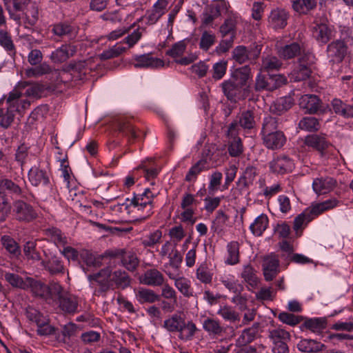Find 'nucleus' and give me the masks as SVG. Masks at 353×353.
I'll return each instance as SVG.
<instances>
[{
	"mask_svg": "<svg viewBox=\"0 0 353 353\" xmlns=\"http://www.w3.org/2000/svg\"><path fill=\"white\" fill-rule=\"evenodd\" d=\"M144 32V28L137 26L130 34L127 35L122 41L117 43L111 48L103 51L100 54V58L103 60L110 59L117 57L125 52L128 50L134 48L141 39Z\"/></svg>",
	"mask_w": 353,
	"mask_h": 353,
	"instance_id": "7ed1b4c3",
	"label": "nucleus"
},
{
	"mask_svg": "<svg viewBox=\"0 0 353 353\" xmlns=\"http://www.w3.org/2000/svg\"><path fill=\"white\" fill-rule=\"evenodd\" d=\"M279 118L276 117L268 116L263 119V126L261 135L279 132Z\"/></svg>",
	"mask_w": 353,
	"mask_h": 353,
	"instance_id": "3c124183",
	"label": "nucleus"
},
{
	"mask_svg": "<svg viewBox=\"0 0 353 353\" xmlns=\"http://www.w3.org/2000/svg\"><path fill=\"white\" fill-rule=\"evenodd\" d=\"M207 170H208V167L206 160L201 159L189 169L185 179L188 182H194L198 176Z\"/></svg>",
	"mask_w": 353,
	"mask_h": 353,
	"instance_id": "ea45409f",
	"label": "nucleus"
},
{
	"mask_svg": "<svg viewBox=\"0 0 353 353\" xmlns=\"http://www.w3.org/2000/svg\"><path fill=\"white\" fill-rule=\"evenodd\" d=\"M268 332V337L272 343H278L279 341H289L291 339L290 332L281 326L269 329Z\"/></svg>",
	"mask_w": 353,
	"mask_h": 353,
	"instance_id": "a18cd8bd",
	"label": "nucleus"
},
{
	"mask_svg": "<svg viewBox=\"0 0 353 353\" xmlns=\"http://www.w3.org/2000/svg\"><path fill=\"white\" fill-rule=\"evenodd\" d=\"M241 278L252 288H256L259 284V279L256 275V272L250 265H245L243 267L241 274Z\"/></svg>",
	"mask_w": 353,
	"mask_h": 353,
	"instance_id": "79ce46f5",
	"label": "nucleus"
},
{
	"mask_svg": "<svg viewBox=\"0 0 353 353\" xmlns=\"http://www.w3.org/2000/svg\"><path fill=\"white\" fill-rule=\"evenodd\" d=\"M327 321L325 318L314 317L306 319L304 323L300 326L303 331L308 330L315 334H321L326 328Z\"/></svg>",
	"mask_w": 353,
	"mask_h": 353,
	"instance_id": "cd10ccee",
	"label": "nucleus"
},
{
	"mask_svg": "<svg viewBox=\"0 0 353 353\" xmlns=\"http://www.w3.org/2000/svg\"><path fill=\"white\" fill-rule=\"evenodd\" d=\"M217 314L221 316L224 320L230 322L237 321L240 319L239 313L228 305L221 306L217 311Z\"/></svg>",
	"mask_w": 353,
	"mask_h": 353,
	"instance_id": "6e6d98bb",
	"label": "nucleus"
},
{
	"mask_svg": "<svg viewBox=\"0 0 353 353\" xmlns=\"http://www.w3.org/2000/svg\"><path fill=\"white\" fill-rule=\"evenodd\" d=\"M185 49L186 43L183 40L174 43L166 54L173 58L176 63L182 65H187L194 62L197 59V57L195 54H190L182 57Z\"/></svg>",
	"mask_w": 353,
	"mask_h": 353,
	"instance_id": "1a4fd4ad",
	"label": "nucleus"
},
{
	"mask_svg": "<svg viewBox=\"0 0 353 353\" xmlns=\"http://www.w3.org/2000/svg\"><path fill=\"white\" fill-rule=\"evenodd\" d=\"M27 281L31 288L32 292L38 296L41 297H47L48 296V288L46 285L39 282L33 280L31 278H28Z\"/></svg>",
	"mask_w": 353,
	"mask_h": 353,
	"instance_id": "5fc2aeb1",
	"label": "nucleus"
},
{
	"mask_svg": "<svg viewBox=\"0 0 353 353\" xmlns=\"http://www.w3.org/2000/svg\"><path fill=\"white\" fill-rule=\"evenodd\" d=\"M239 262V244L236 241H231L227 245V255L225 263L234 265Z\"/></svg>",
	"mask_w": 353,
	"mask_h": 353,
	"instance_id": "a19ab883",
	"label": "nucleus"
},
{
	"mask_svg": "<svg viewBox=\"0 0 353 353\" xmlns=\"http://www.w3.org/2000/svg\"><path fill=\"white\" fill-rule=\"evenodd\" d=\"M263 145L269 150H277L286 143V137L283 131L274 132L261 136Z\"/></svg>",
	"mask_w": 353,
	"mask_h": 353,
	"instance_id": "ddd939ff",
	"label": "nucleus"
},
{
	"mask_svg": "<svg viewBox=\"0 0 353 353\" xmlns=\"http://www.w3.org/2000/svg\"><path fill=\"white\" fill-rule=\"evenodd\" d=\"M297 348L305 353H319L325 349V345L316 340L302 339L298 343Z\"/></svg>",
	"mask_w": 353,
	"mask_h": 353,
	"instance_id": "c85d7f7f",
	"label": "nucleus"
},
{
	"mask_svg": "<svg viewBox=\"0 0 353 353\" xmlns=\"http://www.w3.org/2000/svg\"><path fill=\"white\" fill-rule=\"evenodd\" d=\"M140 282L149 286H161L164 283V276L157 269H149L141 276Z\"/></svg>",
	"mask_w": 353,
	"mask_h": 353,
	"instance_id": "aec40b11",
	"label": "nucleus"
},
{
	"mask_svg": "<svg viewBox=\"0 0 353 353\" xmlns=\"http://www.w3.org/2000/svg\"><path fill=\"white\" fill-rule=\"evenodd\" d=\"M278 319L280 321L290 326H295L303 319L301 316H296L293 314L283 312L279 314Z\"/></svg>",
	"mask_w": 353,
	"mask_h": 353,
	"instance_id": "774afa93",
	"label": "nucleus"
},
{
	"mask_svg": "<svg viewBox=\"0 0 353 353\" xmlns=\"http://www.w3.org/2000/svg\"><path fill=\"white\" fill-rule=\"evenodd\" d=\"M28 179L34 186H45L49 184L50 179L48 172L39 167L33 166L28 172Z\"/></svg>",
	"mask_w": 353,
	"mask_h": 353,
	"instance_id": "6ab92c4d",
	"label": "nucleus"
},
{
	"mask_svg": "<svg viewBox=\"0 0 353 353\" xmlns=\"http://www.w3.org/2000/svg\"><path fill=\"white\" fill-rule=\"evenodd\" d=\"M170 0H157L151 9L148 10L143 18L148 26L156 24L159 20L166 13Z\"/></svg>",
	"mask_w": 353,
	"mask_h": 353,
	"instance_id": "9d476101",
	"label": "nucleus"
},
{
	"mask_svg": "<svg viewBox=\"0 0 353 353\" xmlns=\"http://www.w3.org/2000/svg\"><path fill=\"white\" fill-rule=\"evenodd\" d=\"M259 323H254L251 327L244 329L236 339L238 346H245L254 341L259 335Z\"/></svg>",
	"mask_w": 353,
	"mask_h": 353,
	"instance_id": "bb28decb",
	"label": "nucleus"
},
{
	"mask_svg": "<svg viewBox=\"0 0 353 353\" xmlns=\"http://www.w3.org/2000/svg\"><path fill=\"white\" fill-rule=\"evenodd\" d=\"M43 54L38 49H33L28 54V61L31 65L35 67L28 68L25 71L27 77H38L48 74L51 68L46 62L42 63Z\"/></svg>",
	"mask_w": 353,
	"mask_h": 353,
	"instance_id": "20e7f679",
	"label": "nucleus"
},
{
	"mask_svg": "<svg viewBox=\"0 0 353 353\" xmlns=\"http://www.w3.org/2000/svg\"><path fill=\"white\" fill-rule=\"evenodd\" d=\"M154 194L149 188H145L142 193L134 194L130 203L125 208H130L131 212L138 214V219L145 220L153 213Z\"/></svg>",
	"mask_w": 353,
	"mask_h": 353,
	"instance_id": "f03ea898",
	"label": "nucleus"
},
{
	"mask_svg": "<svg viewBox=\"0 0 353 353\" xmlns=\"http://www.w3.org/2000/svg\"><path fill=\"white\" fill-rule=\"evenodd\" d=\"M268 224L269 219L268 216L265 214H261L250 225V230L254 236H260L268 228Z\"/></svg>",
	"mask_w": 353,
	"mask_h": 353,
	"instance_id": "72a5a7b5",
	"label": "nucleus"
},
{
	"mask_svg": "<svg viewBox=\"0 0 353 353\" xmlns=\"http://www.w3.org/2000/svg\"><path fill=\"white\" fill-rule=\"evenodd\" d=\"M314 61L315 57L312 52L303 51V54L299 58L297 65L290 73L291 80L301 81L309 78Z\"/></svg>",
	"mask_w": 353,
	"mask_h": 353,
	"instance_id": "39448f33",
	"label": "nucleus"
},
{
	"mask_svg": "<svg viewBox=\"0 0 353 353\" xmlns=\"http://www.w3.org/2000/svg\"><path fill=\"white\" fill-rule=\"evenodd\" d=\"M269 165L272 172L279 174L290 172L294 168V161L286 156L274 158L270 162Z\"/></svg>",
	"mask_w": 353,
	"mask_h": 353,
	"instance_id": "4468645a",
	"label": "nucleus"
},
{
	"mask_svg": "<svg viewBox=\"0 0 353 353\" xmlns=\"http://www.w3.org/2000/svg\"><path fill=\"white\" fill-rule=\"evenodd\" d=\"M239 20L240 16L237 12H230L219 28V32L221 36L225 37L230 35L232 36V37H235L236 26Z\"/></svg>",
	"mask_w": 353,
	"mask_h": 353,
	"instance_id": "2eb2a0df",
	"label": "nucleus"
},
{
	"mask_svg": "<svg viewBox=\"0 0 353 353\" xmlns=\"http://www.w3.org/2000/svg\"><path fill=\"white\" fill-rule=\"evenodd\" d=\"M112 283L119 288L125 289L130 285V279L125 271L116 270L110 272V285Z\"/></svg>",
	"mask_w": 353,
	"mask_h": 353,
	"instance_id": "37998d69",
	"label": "nucleus"
},
{
	"mask_svg": "<svg viewBox=\"0 0 353 353\" xmlns=\"http://www.w3.org/2000/svg\"><path fill=\"white\" fill-rule=\"evenodd\" d=\"M88 279L92 283H98L103 290H106L110 285V270L109 268L103 269L96 274H89Z\"/></svg>",
	"mask_w": 353,
	"mask_h": 353,
	"instance_id": "2f4dec72",
	"label": "nucleus"
},
{
	"mask_svg": "<svg viewBox=\"0 0 353 353\" xmlns=\"http://www.w3.org/2000/svg\"><path fill=\"white\" fill-rule=\"evenodd\" d=\"M3 248L10 254L17 255L20 253V249L17 243L10 236L4 235L1 239Z\"/></svg>",
	"mask_w": 353,
	"mask_h": 353,
	"instance_id": "69168bd1",
	"label": "nucleus"
},
{
	"mask_svg": "<svg viewBox=\"0 0 353 353\" xmlns=\"http://www.w3.org/2000/svg\"><path fill=\"white\" fill-rule=\"evenodd\" d=\"M42 265L51 274H57L63 270V265L61 261L57 256L52 257L48 262L43 261Z\"/></svg>",
	"mask_w": 353,
	"mask_h": 353,
	"instance_id": "052dcab7",
	"label": "nucleus"
},
{
	"mask_svg": "<svg viewBox=\"0 0 353 353\" xmlns=\"http://www.w3.org/2000/svg\"><path fill=\"white\" fill-rule=\"evenodd\" d=\"M288 12L283 9H274L270 14L268 22L274 29H282L287 25Z\"/></svg>",
	"mask_w": 353,
	"mask_h": 353,
	"instance_id": "393cba45",
	"label": "nucleus"
},
{
	"mask_svg": "<svg viewBox=\"0 0 353 353\" xmlns=\"http://www.w3.org/2000/svg\"><path fill=\"white\" fill-rule=\"evenodd\" d=\"M135 62L133 63L134 68H157L163 66V60L154 57L151 54H144L134 57Z\"/></svg>",
	"mask_w": 353,
	"mask_h": 353,
	"instance_id": "a211bd4d",
	"label": "nucleus"
},
{
	"mask_svg": "<svg viewBox=\"0 0 353 353\" xmlns=\"http://www.w3.org/2000/svg\"><path fill=\"white\" fill-rule=\"evenodd\" d=\"M313 36L317 41L325 44L334 36V30L332 26L325 23L316 24L313 27Z\"/></svg>",
	"mask_w": 353,
	"mask_h": 353,
	"instance_id": "5701e85b",
	"label": "nucleus"
},
{
	"mask_svg": "<svg viewBox=\"0 0 353 353\" xmlns=\"http://www.w3.org/2000/svg\"><path fill=\"white\" fill-rule=\"evenodd\" d=\"M203 329L209 334L221 335L223 332V328L221 325L219 320L208 317L202 323Z\"/></svg>",
	"mask_w": 353,
	"mask_h": 353,
	"instance_id": "c03bdc74",
	"label": "nucleus"
},
{
	"mask_svg": "<svg viewBox=\"0 0 353 353\" xmlns=\"http://www.w3.org/2000/svg\"><path fill=\"white\" fill-rule=\"evenodd\" d=\"M4 277L5 280L13 288L26 289L28 287L27 283L18 274L6 272Z\"/></svg>",
	"mask_w": 353,
	"mask_h": 353,
	"instance_id": "bf43d9fd",
	"label": "nucleus"
},
{
	"mask_svg": "<svg viewBox=\"0 0 353 353\" xmlns=\"http://www.w3.org/2000/svg\"><path fill=\"white\" fill-rule=\"evenodd\" d=\"M12 214L16 220L28 223L37 217V212L29 203L17 200L13 203Z\"/></svg>",
	"mask_w": 353,
	"mask_h": 353,
	"instance_id": "0eeeda50",
	"label": "nucleus"
},
{
	"mask_svg": "<svg viewBox=\"0 0 353 353\" xmlns=\"http://www.w3.org/2000/svg\"><path fill=\"white\" fill-rule=\"evenodd\" d=\"M299 127L305 131H316L319 129L320 124L315 117H306L299 121Z\"/></svg>",
	"mask_w": 353,
	"mask_h": 353,
	"instance_id": "4d7b16f0",
	"label": "nucleus"
},
{
	"mask_svg": "<svg viewBox=\"0 0 353 353\" xmlns=\"http://www.w3.org/2000/svg\"><path fill=\"white\" fill-rule=\"evenodd\" d=\"M162 239V231L156 230L145 236L142 241V244L145 247H153L159 243Z\"/></svg>",
	"mask_w": 353,
	"mask_h": 353,
	"instance_id": "680f3d73",
	"label": "nucleus"
},
{
	"mask_svg": "<svg viewBox=\"0 0 353 353\" xmlns=\"http://www.w3.org/2000/svg\"><path fill=\"white\" fill-rule=\"evenodd\" d=\"M317 0H294L292 2L293 10L299 14H307L316 8Z\"/></svg>",
	"mask_w": 353,
	"mask_h": 353,
	"instance_id": "4c0bfd02",
	"label": "nucleus"
},
{
	"mask_svg": "<svg viewBox=\"0 0 353 353\" xmlns=\"http://www.w3.org/2000/svg\"><path fill=\"white\" fill-rule=\"evenodd\" d=\"M294 104L293 99L290 97H285L277 99L271 106L272 112L281 114L290 109Z\"/></svg>",
	"mask_w": 353,
	"mask_h": 353,
	"instance_id": "49530a36",
	"label": "nucleus"
},
{
	"mask_svg": "<svg viewBox=\"0 0 353 353\" xmlns=\"http://www.w3.org/2000/svg\"><path fill=\"white\" fill-rule=\"evenodd\" d=\"M252 78L251 68L248 65H245L234 70L230 79L242 88H246L250 86L248 85V83Z\"/></svg>",
	"mask_w": 353,
	"mask_h": 353,
	"instance_id": "4be33fe9",
	"label": "nucleus"
},
{
	"mask_svg": "<svg viewBox=\"0 0 353 353\" xmlns=\"http://www.w3.org/2000/svg\"><path fill=\"white\" fill-rule=\"evenodd\" d=\"M103 259L110 261L119 259L122 265L128 270H134L139 265V260L136 254L132 252H125L123 249L108 250L102 256Z\"/></svg>",
	"mask_w": 353,
	"mask_h": 353,
	"instance_id": "423d86ee",
	"label": "nucleus"
},
{
	"mask_svg": "<svg viewBox=\"0 0 353 353\" xmlns=\"http://www.w3.org/2000/svg\"><path fill=\"white\" fill-rule=\"evenodd\" d=\"M228 221L227 215L221 210L217 212L216 219L212 221L211 230L213 232L219 234L223 230V228Z\"/></svg>",
	"mask_w": 353,
	"mask_h": 353,
	"instance_id": "338daca9",
	"label": "nucleus"
},
{
	"mask_svg": "<svg viewBox=\"0 0 353 353\" xmlns=\"http://www.w3.org/2000/svg\"><path fill=\"white\" fill-rule=\"evenodd\" d=\"M212 273L205 264L201 265L196 271V279L205 284L212 282Z\"/></svg>",
	"mask_w": 353,
	"mask_h": 353,
	"instance_id": "0e129e2a",
	"label": "nucleus"
},
{
	"mask_svg": "<svg viewBox=\"0 0 353 353\" xmlns=\"http://www.w3.org/2000/svg\"><path fill=\"white\" fill-rule=\"evenodd\" d=\"M221 88L226 98L233 103H236L246 97L245 93L250 90V86L242 88L230 79L221 83Z\"/></svg>",
	"mask_w": 353,
	"mask_h": 353,
	"instance_id": "6e6552de",
	"label": "nucleus"
},
{
	"mask_svg": "<svg viewBox=\"0 0 353 353\" xmlns=\"http://www.w3.org/2000/svg\"><path fill=\"white\" fill-rule=\"evenodd\" d=\"M279 265V261L275 256H268L264 259L263 270L266 281H272L276 276Z\"/></svg>",
	"mask_w": 353,
	"mask_h": 353,
	"instance_id": "b1692460",
	"label": "nucleus"
},
{
	"mask_svg": "<svg viewBox=\"0 0 353 353\" xmlns=\"http://www.w3.org/2000/svg\"><path fill=\"white\" fill-rule=\"evenodd\" d=\"M119 130L123 135L128 137L129 141L135 139L137 137V132L130 119L121 118L119 121Z\"/></svg>",
	"mask_w": 353,
	"mask_h": 353,
	"instance_id": "09e8293b",
	"label": "nucleus"
},
{
	"mask_svg": "<svg viewBox=\"0 0 353 353\" xmlns=\"http://www.w3.org/2000/svg\"><path fill=\"white\" fill-rule=\"evenodd\" d=\"M218 17H219V13L211 3L205 7L203 12L202 24L204 26L210 25Z\"/></svg>",
	"mask_w": 353,
	"mask_h": 353,
	"instance_id": "13d9d810",
	"label": "nucleus"
},
{
	"mask_svg": "<svg viewBox=\"0 0 353 353\" xmlns=\"http://www.w3.org/2000/svg\"><path fill=\"white\" fill-rule=\"evenodd\" d=\"M184 321L185 319L181 314L176 313L164 321L163 327L170 332H179Z\"/></svg>",
	"mask_w": 353,
	"mask_h": 353,
	"instance_id": "c9c22d12",
	"label": "nucleus"
},
{
	"mask_svg": "<svg viewBox=\"0 0 353 353\" xmlns=\"http://www.w3.org/2000/svg\"><path fill=\"white\" fill-rule=\"evenodd\" d=\"M135 297L137 300L141 303H153L159 300V295L157 294L152 290L140 288L134 290Z\"/></svg>",
	"mask_w": 353,
	"mask_h": 353,
	"instance_id": "f704fd0d",
	"label": "nucleus"
},
{
	"mask_svg": "<svg viewBox=\"0 0 353 353\" xmlns=\"http://www.w3.org/2000/svg\"><path fill=\"white\" fill-rule=\"evenodd\" d=\"M174 281V285L177 290L185 297L193 296V289L191 287V282L188 279L181 276Z\"/></svg>",
	"mask_w": 353,
	"mask_h": 353,
	"instance_id": "603ef678",
	"label": "nucleus"
},
{
	"mask_svg": "<svg viewBox=\"0 0 353 353\" xmlns=\"http://www.w3.org/2000/svg\"><path fill=\"white\" fill-rule=\"evenodd\" d=\"M59 305L62 311L65 313H75L77 312L78 302L77 298L70 294L65 295L59 300Z\"/></svg>",
	"mask_w": 353,
	"mask_h": 353,
	"instance_id": "58836bf2",
	"label": "nucleus"
},
{
	"mask_svg": "<svg viewBox=\"0 0 353 353\" xmlns=\"http://www.w3.org/2000/svg\"><path fill=\"white\" fill-rule=\"evenodd\" d=\"M339 32V39L332 41L327 47V56L334 63L343 61L348 48L353 46V37L350 28L340 26Z\"/></svg>",
	"mask_w": 353,
	"mask_h": 353,
	"instance_id": "f257e3e1",
	"label": "nucleus"
},
{
	"mask_svg": "<svg viewBox=\"0 0 353 353\" xmlns=\"http://www.w3.org/2000/svg\"><path fill=\"white\" fill-rule=\"evenodd\" d=\"M22 17L26 28L34 26L39 19V9L36 3H32L26 8Z\"/></svg>",
	"mask_w": 353,
	"mask_h": 353,
	"instance_id": "473e14b6",
	"label": "nucleus"
},
{
	"mask_svg": "<svg viewBox=\"0 0 353 353\" xmlns=\"http://www.w3.org/2000/svg\"><path fill=\"white\" fill-rule=\"evenodd\" d=\"M299 103L300 108L309 114L317 112L321 106V100L314 94H304L301 96Z\"/></svg>",
	"mask_w": 353,
	"mask_h": 353,
	"instance_id": "f3484780",
	"label": "nucleus"
},
{
	"mask_svg": "<svg viewBox=\"0 0 353 353\" xmlns=\"http://www.w3.org/2000/svg\"><path fill=\"white\" fill-rule=\"evenodd\" d=\"M337 185V181L331 176L315 178L312 182V189L318 194H325L332 192Z\"/></svg>",
	"mask_w": 353,
	"mask_h": 353,
	"instance_id": "f8f14e48",
	"label": "nucleus"
},
{
	"mask_svg": "<svg viewBox=\"0 0 353 353\" xmlns=\"http://www.w3.org/2000/svg\"><path fill=\"white\" fill-rule=\"evenodd\" d=\"M26 317L29 321L36 323L37 326L42 324L43 322H47L48 316H44L39 310L33 308L28 307L26 310Z\"/></svg>",
	"mask_w": 353,
	"mask_h": 353,
	"instance_id": "e2e57ef3",
	"label": "nucleus"
},
{
	"mask_svg": "<svg viewBox=\"0 0 353 353\" xmlns=\"http://www.w3.org/2000/svg\"><path fill=\"white\" fill-rule=\"evenodd\" d=\"M312 216L308 213L306 210L295 217L294 220L293 228L296 234L299 230H302L307 225L312 221Z\"/></svg>",
	"mask_w": 353,
	"mask_h": 353,
	"instance_id": "864d4df0",
	"label": "nucleus"
},
{
	"mask_svg": "<svg viewBox=\"0 0 353 353\" xmlns=\"http://www.w3.org/2000/svg\"><path fill=\"white\" fill-rule=\"evenodd\" d=\"M221 282L230 292L234 294H241L243 287L239 283L234 275H224L221 278Z\"/></svg>",
	"mask_w": 353,
	"mask_h": 353,
	"instance_id": "de8ad7c7",
	"label": "nucleus"
},
{
	"mask_svg": "<svg viewBox=\"0 0 353 353\" xmlns=\"http://www.w3.org/2000/svg\"><path fill=\"white\" fill-rule=\"evenodd\" d=\"M181 330L179 332V339L185 341L192 340L194 336L197 328L196 325L192 321H183V325H181Z\"/></svg>",
	"mask_w": 353,
	"mask_h": 353,
	"instance_id": "8fccbe9b",
	"label": "nucleus"
},
{
	"mask_svg": "<svg viewBox=\"0 0 353 353\" xmlns=\"http://www.w3.org/2000/svg\"><path fill=\"white\" fill-rule=\"evenodd\" d=\"M52 32L59 37L67 36L70 39H73L76 37L78 31L75 26H71L69 23H59L54 26Z\"/></svg>",
	"mask_w": 353,
	"mask_h": 353,
	"instance_id": "e433bc0d",
	"label": "nucleus"
},
{
	"mask_svg": "<svg viewBox=\"0 0 353 353\" xmlns=\"http://www.w3.org/2000/svg\"><path fill=\"white\" fill-rule=\"evenodd\" d=\"M305 143L310 147L315 148L321 152V154L330 145L324 136L316 134L307 136L305 139Z\"/></svg>",
	"mask_w": 353,
	"mask_h": 353,
	"instance_id": "7c9ffc66",
	"label": "nucleus"
},
{
	"mask_svg": "<svg viewBox=\"0 0 353 353\" xmlns=\"http://www.w3.org/2000/svg\"><path fill=\"white\" fill-rule=\"evenodd\" d=\"M21 92L16 89L9 93L7 99L8 110L13 112H21L30 106V101L21 99Z\"/></svg>",
	"mask_w": 353,
	"mask_h": 353,
	"instance_id": "dca6fc26",
	"label": "nucleus"
},
{
	"mask_svg": "<svg viewBox=\"0 0 353 353\" xmlns=\"http://www.w3.org/2000/svg\"><path fill=\"white\" fill-rule=\"evenodd\" d=\"M254 125L255 120L253 112L250 110L244 111L239 115L236 121L230 125L228 132L233 134L238 130L239 126L243 129L250 130Z\"/></svg>",
	"mask_w": 353,
	"mask_h": 353,
	"instance_id": "9b49d317",
	"label": "nucleus"
},
{
	"mask_svg": "<svg viewBox=\"0 0 353 353\" xmlns=\"http://www.w3.org/2000/svg\"><path fill=\"white\" fill-rule=\"evenodd\" d=\"M338 204L339 201L336 199H330L321 203H314L306 210L312 216V219H314L324 212L336 207Z\"/></svg>",
	"mask_w": 353,
	"mask_h": 353,
	"instance_id": "a878e982",
	"label": "nucleus"
},
{
	"mask_svg": "<svg viewBox=\"0 0 353 353\" xmlns=\"http://www.w3.org/2000/svg\"><path fill=\"white\" fill-rule=\"evenodd\" d=\"M77 52V47L73 45H62L56 49L50 54V59L54 63H62L65 61L70 57H72Z\"/></svg>",
	"mask_w": 353,
	"mask_h": 353,
	"instance_id": "412c9836",
	"label": "nucleus"
},
{
	"mask_svg": "<svg viewBox=\"0 0 353 353\" xmlns=\"http://www.w3.org/2000/svg\"><path fill=\"white\" fill-rule=\"evenodd\" d=\"M302 48L301 46L296 43L293 42L290 44H286L278 48V54L281 58L284 59H290L297 55H302Z\"/></svg>",
	"mask_w": 353,
	"mask_h": 353,
	"instance_id": "c756f323",
	"label": "nucleus"
}]
</instances>
